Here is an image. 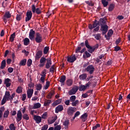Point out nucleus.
<instances>
[{
  "label": "nucleus",
  "mask_w": 130,
  "mask_h": 130,
  "mask_svg": "<svg viewBox=\"0 0 130 130\" xmlns=\"http://www.w3.org/2000/svg\"><path fill=\"white\" fill-rule=\"evenodd\" d=\"M15 95H16V93L15 92H13L11 95L10 91H6L5 92V95L3 96V99L2 101L1 104L2 105L6 104V103L7 101H10V102H12V101H13V99H14V97H15Z\"/></svg>",
  "instance_id": "obj_1"
},
{
  "label": "nucleus",
  "mask_w": 130,
  "mask_h": 130,
  "mask_svg": "<svg viewBox=\"0 0 130 130\" xmlns=\"http://www.w3.org/2000/svg\"><path fill=\"white\" fill-rule=\"evenodd\" d=\"M100 24L101 25V30L103 34H105L108 31V26L106 25V21L104 19H101Z\"/></svg>",
  "instance_id": "obj_2"
},
{
  "label": "nucleus",
  "mask_w": 130,
  "mask_h": 130,
  "mask_svg": "<svg viewBox=\"0 0 130 130\" xmlns=\"http://www.w3.org/2000/svg\"><path fill=\"white\" fill-rule=\"evenodd\" d=\"M31 11L32 13H36L38 15H40V14H41V9H40V8H36V6H35V5H32L31 6Z\"/></svg>",
  "instance_id": "obj_3"
},
{
  "label": "nucleus",
  "mask_w": 130,
  "mask_h": 130,
  "mask_svg": "<svg viewBox=\"0 0 130 130\" xmlns=\"http://www.w3.org/2000/svg\"><path fill=\"white\" fill-rule=\"evenodd\" d=\"M85 43L86 47H87V48L88 49V51H89L90 53H92L95 51V48L92 47L90 46V45L88 44V40H86Z\"/></svg>",
  "instance_id": "obj_4"
},
{
  "label": "nucleus",
  "mask_w": 130,
  "mask_h": 130,
  "mask_svg": "<svg viewBox=\"0 0 130 130\" xmlns=\"http://www.w3.org/2000/svg\"><path fill=\"white\" fill-rule=\"evenodd\" d=\"M78 90H79V87L75 86L69 91L68 94L69 95H75L78 92Z\"/></svg>",
  "instance_id": "obj_5"
},
{
  "label": "nucleus",
  "mask_w": 130,
  "mask_h": 130,
  "mask_svg": "<svg viewBox=\"0 0 130 130\" xmlns=\"http://www.w3.org/2000/svg\"><path fill=\"white\" fill-rule=\"evenodd\" d=\"M11 17L12 15L11 14V13H10V12L8 11L5 13L3 17V20L5 24H6L7 22H8L7 19H10V18H11Z\"/></svg>",
  "instance_id": "obj_6"
},
{
  "label": "nucleus",
  "mask_w": 130,
  "mask_h": 130,
  "mask_svg": "<svg viewBox=\"0 0 130 130\" xmlns=\"http://www.w3.org/2000/svg\"><path fill=\"white\" fill-rule=\"evenodd\" d=\"M35 41H36L37 43H40V42H42V36H41V34H39V32H37L36 34Z\"/></svg>",
  "instance_id": "obj_7"
},
{
  "label": "nucleus",
  "mask_w": 130,
  "mask_h": 130,
  "mask_svg": "<svg viewBox=\"0 0 130 130\" xmlns=\"http://www.w3.org/2000/svg\"><path fill=\"white\" fill-rule=\"evenodd\" d=\"M86 72H88L90 75H92L93 73H94V71H95V68H94V66L92 65L88 66L86 69Z\"/></svg>",
  "instance_id": "obj_8"
},
{
  "label": "nucleus",
  "mask_w": 130,
  "mask_h": 130,
  "mask_svg": "<svg viewBox=\"0 0 130 130\" xmlns=\"http://www.w3.org/2000/svg\"><path fill=\"white\" fill-rule=\"evenodd\" d=\"M34 92V90L32 88H28L27 90L26 91L27 95V98L28 99H31L32 96H33V93Z\"/></svg>",
  "instance_id": "obj_9"
},
{
  "label": "nucleus",
  "mask_w": 130,
  "mask_h": 130,
  "mask_svg": "<svg viewBox=\"0 0 130 130\" xmlns=\"http://www.w3.org/2000/svg\"><path fill=\"white\" fill-rule=\"evenodd\" d=\"M34 119L36 123H40L42 121V118L40 116L35 115H34Z\"/></svg>",
  "instance_id": "obj_10"
},
{
  "label": "nucleus",
  "mask_w": 130,
  "mask_h": 130,
  "mask_svg": "<svg viewBox=\"0 0 130 130\" xmlns=\"http://www.w3.org/2000/svg\"><path fill=\"white\" fill-rule=\"evenodd\" d=\"M76 108L70 107L67 110V113L69 115H72L76 111Z\"/></svg>",
  "instance_id": "obj_11"
},
{
  "label": "nucleus",
  "mask_w": 130,
  "mask_h": 130,
  "mask_svg": "<svg viewBox=\"0 0 130 130\" xmlns=\"http://www.w3.org/2000/svg\"><path fill=\"white\" fill-rule=\"evenodd\" d=\"M32 18V11H28L26 13V17L25 18V21L28 22V21H30L31 18Z\"/></svg>",
  "instance_id": "obj_12"
},
{
  "label": "nucleus",
  "mask_w": 130,
  "mask_h": 130,
  "mask_svg": "<svg viewBox=\"0 0 130 130\" xmlns=\"http://www.w3.org/2000/svg\"><path fill=\"white\" fill-rule=\"evenodd\" d=\"M46 61V58H45V57H41V58L40 60V63L39 64V67L40 68H42V67H44Z\"/></svg>",
  "instance_id": "obj_13"
},
{
  "label": "nucleus",
  "mask_w": 130,
  "mask_h": 130,
  "mask_svg": "<svg viewBox=\"0 0 130 130\" xmlns=\"http://www.w3.org/2000/svg\"><path fill=\"white\" fill-rule=\"evenodd\" d=\"M77 58H76V56H70L67 57V61L69 62H74L76 60Z\"/></svg>",
  "instance_id": "obj_14"
},
{
  "label": "nucleus",
  "mask_w": 130,
  "mask_h": 130,
  "mask_svg": "<svg viewBox=\"0 0 130 130\" xmlns=\"http://www.w3.org/2000/svg\"><path fill=\"white\" fill-rule=\"evenodd\" d=\"M35 36V31L33 30V29H30L29 34V39L30 40H33L34 39Z\"/></svg>",
  "instance_id": "obj_15"
},
{
  "label": "nucleus",
  "mask_w": 130,
  "mask_h": 130,
  "mask_svg": "<svg viewBox=\"0 0 130 130\" xmlns=\"http://www.w3.org/2000/svg\"><path fill=\"white\" fill-rule=\"evenodd\" d=\"M16 120L18 122L22 120V112H21V111H18L17 114Z\"/></svg>",
  "instance_id": "obj_16"
},
{
  "label": "nucleus",
  "mask_w": 130,
  "mask_h": 130,
  "mask_svg": "<svg viewBox=\"0 0 130 130\" xmlns=\"http://www.w3.org/2000/svg\"><path fill=\"white\" fill-rule=\"evenodd\" d=\"M63 110V106L62 105H58L55 108V113H58V112H60V111H62Z\"/></svg>",
  "instance_id": "obj_17"
},
{
  "label": "nucleus",
  "mask_w": 130,
  "mask_h": 130,
  "mask_svg": "<svg viewBox=\"0 0 130 130\" xmlns=\"http://www.w3.org/2000/svg\"><path fill=\"white\" fill-rule=\"evenodd\" d=\"M52 64V62L51 61V59H47V63H46V69H49Z\"/></svg>",
  "instance_id": "obj_18"
},
{
  "label": "nucleus",
  "mask_w": 130,
  "mask_h": 130,
  "mask_svg": "<svg viewBox=\"0 0 130 130\" xmlns=\"http://www.w3.org/2000/svg\"><path fill=\"white\" fill-rule=\"evenodd\" d=\"M113 34V31L112 29H110L109 31L108 32V36H105V37L107 40H109L110 39V37L112 36V35Z\"/></svg>",
  "instance_id": "obj_19"
},
{
  "label": "nucleus",
  "mask_w": 130,
  "mask_h": 130,
  "mask_svg": "<svg viewBox=\"0 0 130 130\" xmlns=\"http://www.w3.org/2000/svg\"><path fill=\"white\" fill-rule=\"evenodd\" d=\"M66 77L64 75L61 76L59 80V82L61 83V86H64V82H66Z\"/></svg>",
  "instance_id": "obj_20"
},
{
  "label": "nucleus",
  "mask_w": 130,
  "mask_h": 130,
  "mask_svg": "<svg viewBox=\"0 0 130 130\" xmlns=\"http://www.w3.org/2000/svg\"><path fill=\"white\" fill-rule=\"evenodd\" d=\"M41 56H42V51H39L36 53V55L35 56V59L36 60H37L39 59V58H40V57H41Z\"/></svg>",
  "instance_id": "obj_21"
},
{
  "label": "nucleus",
  "mask_w": 130,
  "mask_h": 130,
  "mask_svg": "<svg viewBox=\"0 0 130 130\" xmlns=\"http://www.w3.org/2000/svg\"><path fill=\"white\" fill-rule=\"evenodd\" d=\"M88 117V114L87 113H85L83 114L82 115H81L80 118L82 120V121H86L87 120V118Z\"/></svg>",
  "instance_id": "obj_22"
},
{
  "label": "nucleus",
  "mask_w": 130,
  "mask_h": 130,
  "mask_svg": "<svg viewBox=\"0 0 130 130\" xmlns=\"http://www.w3.org/2000/svg\"><path fill=\"white\" fill-rule=\"evenodd\" d=\"M5 84L6 87H9L11 86V79L7 78L5 80Z\"/></svg>",
  "instance_id": "obj_23"
},
{
  "label": "nucleus",
  "mask_w": 130,
  "mask_h": 130,
  "mask_svg": "<svg viewBox=\"0 0 130 130\" xmlns=\"http://www.w3.org/2000/svg\"><path fill=\"white\" fill-rule=\"evenodd\" d=\"M23 44L24 45H25V46H27V45H29L30 44V40H29L28 38H25L23 40Z\"/></svg>",
  "instance_id": "obj_24"
},
{
  "label": "nucleus",
  "mask_w": 130,
  "mask_h": 130,
  "mask_svg": "<svg viewBox=\"0 0 130 130\" xmlns=\"http://www.w3.org/2000/svg\"><path fill=\"white\" fill-rule=\"evenodd\" d=\"M41 107V104L39 103H37L34 104L33 109H37L38 108H40Z\"/></svg>",
  "instance_id": "obj_25"
},
{
  "label": "nucleus",
  "mask_w": 130,
  "mask_h": 130,
  "mask_svg": "<svg viewBox=\"0 0 130 130\" xmlns=\"http://www.w3.org/2000/svg\"><path fill=\"white\" fill-rule=\"evenodd\" d=\"M115 7V5H114V4H110L108 8L109 12H112V11L114 10Z\"/></svg>",
  "instance_id": "obj_26"
},
{
  "label": "nucleus",
  "mask_w": 130,
  "mask_h": 130,
  "mask_svg": "<svg viewBox=\"0 0 130 130\" xmlns=\"http://www.w3.org/2000/svg\"><path fill=\"white\" fill-rule=\"evenodd\" d=\"M69 124H70V120H66L63 123L65 128H69Z\"/></svg>",
  "instance_id": "obj_27"
},
{
  "label": "nucleus",
  "mask_w": 130,
  "mask_h": 130,
  "mask_svg": "<svg viewBox=\"0 0 130 130\" xmlns=\"http://www.w3.org/2000/svg\"><path fill=\"white\" fill-rule=\"evenodd\" d=\"M87 89V87H86L85 85H80L79 87H78V90L82 92V91H85Z\"/></svg>",
  "instance_id": "obj_28"
},
{
  "label": "nucleus",
  "mask_w": 130,
  "mask_h": 130,
  "mask_svg": "<svg viewBox=\"0 0 130 130\" xmlns=\"http://www.w3.org/2000/svg\"><path fill=\"white\" fill-rule=\"evenodd\" d=\"M79 78L81 80H82L83 81H84V80H86V79L87 78V74L84 73V74H83L80 75Z\"/></svg>",
  "instance_id": "obj_29"
},
{
  "label": "nucleus",
  "mask_w": 130,
  "mask_h": 130,
  "mask_svg": "<svg viewBox=\"0 0 130 130\" xmlns=\"http://www.w3.org/2000/svg\"><path fill=\"white\" fill-rule=\"evenodd\" d=\"M101 2L104 8H106L108 6V1L107 0H101Z\"/></svg>",
  "instance_id": "obj_30"
},
{
  "label": "nucleus",
  "mask_w": 130,
  "mask_h": 130,
  "mask_svg": "<svg viewBox=\"0 0 130 130\" xmlns=\"http://www.w3.org/2000/svg\"><path fill=\"white\" fill-rule=\"evenodd\" d=\"M16 38V33L14 32L12 35H11L10 40L11 42H13L15 40V38Z\"/></svg>",
  "instance_id": "obj_31"
},
{
  "label": "nucleus",
  "mask_w": 130,
  "mask_h": 130,
  "mask_svg": "<svg viewBox=\"0 0 130 130\" xmlns=\"http://www.w3.org/2000/svg\"><path fill=\"white\" fill-rule=\"evenodd\" d=\"M93 36H94V38L96 40H100L101 39V34H97L95 35H93Z\"/></svg>",
  "instance_id": "obj_32"
},
{
  "label": "nucleus",
  "mask_w": 130,
  "mask_h": 130,
  "mask_svg": "<svg viewBox=\"0 0 130 130\" xmlns=\"http://www.w3.org/2000/svg\"><path fill=\"white\" fill-rule=\"evenodd\" d=\"M9 114H10V111L9 110H7L4 114V118H8L9 116Z\"/></svg>",
  "instance_id": "obj_33"
},
{
  "label": "nucleus",
  "mask_w": 130,
  "mask_h": 130,
  "mask_svg": "<svg viewBox=\"0 0 130 130\" xmlns=\"http://www.w3.org/2000/svg\"><path fill=\"white\" fill-rule=\"evenodd\" d=\"M51 103V100H46L44 104V106H49V104Z\"/></svg>",
  "instance_id": "obj_34"
},
{
  "label": "nucleus",
  "mask_w": 130,
  "mask_h": 130,
  "mask_svg": "<svg viewBox=\"0 0 130 130\" xmlns=\"http://www.w3.org/2000/svg\"><path fill=\"white\" fill-rule=\"evenodd\" d=\"M6 68V60H3L1 63V69L4 70Z\"/></svg>",
  "instance_id": "obj_35"
},
{
  "label": "nucleus",
  "mask_w": 130,
  "mask_h": 130,
  "mask_svg": "<svg viewBox=\"0 0 130 130\" xmlns=\"http://www.w3.org/2000/svg\"><path fill=\"white\" fill-rule=\"evenodd\" d=\"M91 56V54L89 53V52L85 51L84 54H83V58H87L88 57H90Z\"/></svg>",
  "instance_id": "obj_36"
},
{
  "label": "nucleus",
  "mask_w": 130,
  "mask_h": 130,
  "mask_svg": "<svg viewBox=\"0 0 130 130\" xmlns=\"http://www.w3.org/2000/svg\"><path fill=\"white\" fill-rule=\"evenodd\" d=\"M50 85V82L47 81L45 85L44 86V90H47L48 88H49V86Z\"/></svg>",
  "instance_id": "obj_37"
},
{
  "label": "nucleus",
  "mask_w": 130,
  "mask_h": 130,
  "mask_svg": "<svg viewBox=\"0 0 130 130\" xmlns=\"http://www.w3.org/2000/svg\"><path fill=\"white\" fill-rule=\"evenodd\" d=\"M79 100H75L74 102H72L71 105L72 106H77V105H79Z\"/></svg>",
  "instance_id": "obj_38"
},
{
  "label": "nucleus",
  "mask_w": 130,
  "mask_h": 130,
  "mask_svg": "<svg viewBox=\"0 0 130 130\" xmlns=\"http://www.w3.org/2000/svg\"><path fill=\"white\" fill-rule=\"evenodd\" d=\"M26 62H27V59H23L21 60V61L20 62V66H26Z\"/></svg>",
  "instance_id": "obj_39"
},
{
  "label": "nucleus",
  "mask_w": 130,
  "mask_h": 130,
  "mask_svg": "<svg viewBox=\"0 0 130 130\" xmlns=\"http://www.w3.org/2000/svg\"><path fill=\"white\" fill-rule=\"evenodd\" d=\"M56 119H57V116H55L53 117L52 120L49 121V123H50V124H52V123H53V122H55V120H56Z\"/></svg>",
  "instance_id": "obj_40"
},
{
  "label": "nucleus",
  "mask_w": 130,
  "mask_h": 130,
  "mask_svg": "<svg viewBox=\"0 0 130 130\" xmlns=\"http://www.w3.org/2000/svg\"><path fill=\"white\" fill-rule=\"evenodd\" d=\"M76 95H72L70 98V102H74V101H76Z\"/></svg>",
  "instance_id": "obj_41"
},
{
  "label": "nucleus",
  "mask_w": 130,
  "mask_h": 130,
  "mask_svg": "<svg viewBox=\"0 0 130 130\" xmlns=\"http://www.w3.org/2000/svg\"><path fill=\"white\" fill-rule=\"evenodd\" d=\"M46 72H47V70H46V69H44L42 71L40 76H41V77H46Z\"/></svg>",
  "instance_id": "obj_42"
},
{
  "label": "nucleus",
  "mask_w": 130,
  "mask_h": 130,
  "mask_svg": "<svg viewBox=\"0 0 130 130\" xmlns=\"http://www.w3.org/2000/svg\"><path fill=\"white\" fill-rule=\"evenodd\" d=\"M66 83L67 86H72L73 85V80L72 79H68Z\"/></svg>",
  "instance_id": "obj_43"
},
{
  "label": "nucleus",
  "mask_w": 130,
  "mask_h": 130,
  "mask_svg": "<svg viewBox=\"0 0 130 130\" xmlns=\"http://www.w3.org/2000/svg\"><path fill=\"white\" fill-rule=\"evenodd\" d=\"M36 89L38 91H40L41 89H42V84H38L36 85Z\"/></svg>",
  "instance_id": "obj_44"
},
{
  "label": "nucleus",
  "mask_w": 130,
  "mask_h": 130,
  "mask_svg": "<svg viewBox=\"0 0 130 130\" xmlns=\"http://www.w3.org/2000/svg\"><path fill=\"white\" fill-rule=\"evenodd\" d=\"M4 111H5V108L2 107L0 109V118L2 119V118L3 117V112H4Z\"/></svg>",
  "instance_id": "obj_45"
},
{
  "label": "nucleus",
  "mask_w": 130,
  "mask_h": 130,
  "mask_svg": "<svg viewBox=\"0 0 130 130\" xmlns=\"http://www.w3.org/2000/svg\"><path fill=\"white\" fill-rule=\"evenodd\" d=\"M49 51V47H45L44 49V54H47V53Z\"/></svg>",
  "instance_id": "obj_46"
},
{
  "label": "nucleus",
  "mask_w": 130,
  "mask_h": 130,
  "mask_svg": "<svg viewBox=\"0 0 130 130\" xmlns=\"http://www.w3.org/2000/svg\"><path fill=\"white\" fill-rule=\"evenodd\" d=\"M47 112L44 113L42 115V118H43V119H46V118H47Z\"/></svg>",
  "instance_id": "obj_47"
},
{
  "label": "nucleus",
  "mask_w": 130,
  "mask_h": 130,
  "mask_svg": "<svg viewBox=\"0 0 130 130\" xmlns=\"http://www.w3.org/2000/svg\"><path fill=\"white\" fill-rule=\"evenodd\" d=\"M81 113H80V111H77L75 113L74 116L73 117V120H75V118H76V117H78V116H79V115H80Z\"/></svg>",
  "instance_id": "obj_48"
},
{
  "label": "nucleus",
  "mask_w": 130,
  "mask_h": 130,
  "mask_svg": "<svg viewBox=\"0 0 130 130\" xmlns=\"http://www.w3.org/2000/svg\"><path fill=\"white\" fill-rule=\"evenodd\" d=\"M40 81L41 83L44 84V83L45 82V76H41Z\"/></svg>",
  "instance_id": "obj_49"
},
{
  "label": "nucleus",
  "mask_w": 130,
  "mask_h": 130,
  "mask_svg": "<svg viewBox=\"0 0 130 130\" xmlns=\"http://www.w3.org/2000/svg\"><path fill=\"white\" fill-rule=\"evenodd\" d=\"M16 20L17 21H21V20H22V15L20 14H17L16 16Z\"/></svg>",
  "instance_id": "obj_50"
},
{
  "label": "nucleus",
  "mask_w": 130,
  "mask_h": 130,
  "mask_svg": "<svg viewBox=\"0 0 130 130\" xmlns=\"http://www.w3.org/2000/svg\"><path fill=\"white\" fill-rule=\"evenodd\" d=\"M32 64V60L31 59H29L27 61V67H31Z\"/></svg>",
  "instance_id": "obj_51"
},
{
  "label": "nucleus",
  "mask_w": 130,
  "mask_h": 130,
  "mask_svg": "<svg viewBox=\"0 0 130 130\" xmlns=\"http://www.w3.org/2000/svg\"><path fill=\"white\" fill-rule=\"evenodd\" d=\"M16 92L20 94V93H22V87L19 86L17 88L16 90Z\"/></svg>",
  "instance_id": "obj_52"
},
{
  "label": "nucleus",
  "mask_w": 130,
  "mask_h": 130,
  "mask_svg": "<svg viewBox=\"0 0 130 130\" xmlns=\"http://www.w3.org/2000/svg\"><path fill=\"white\" fill-rule=\"evenodd\" d=\"M9 128H10L11 130H16V127L14 124H11L10 125Z\"/></svg>",
  "instance_id": "obj_53"
},
{
  "label": "nucleus",
  "mask_w": 130,
  "mask_h": 130,
  "mask_svg": "<svg viewBox=\"0 0 130 130\" xmlns=\"http://www.w3.org/2000/svg\"><path fill=\"white\" fill-rule=\"evenodd\" d=\"M60 103H61V99H58L54 103V104L55 105H58V104Z\"/></svg>",
  "instance_id": "obj_54"
},
{
  "label": "nucleus",
  "mask_w": 130,
  "mask_h": 130,
  "mask_svg": "<svg viewBox=\"0 0 130 130\" xmlns=\"http://www.w3.org/2000/svg\"><path fill=\"white\" fill-rule=\"evenodd\" d=\"M52 96H53V93H50L49 94H48L47 96H46V99H51V98H52Z\"/></svg>",
  "instance_id": "obj_55"
},
{
  "label": "nucleus",
  "mask_w": 130,
  "mask_h": 130,
  "mask_svg": "<svg viewBox=\"0 0 130 130\" xmlns=\"http://www.w3.org/2000/svg\"><path fill=\"white\" fill-rule=\"evenodd\" d=\"M23 118L26 120H29V116L26 114H24L23 116Z\"/></svg>",
  "instance_id": "obj_56"
},
{
  "label": "nucleus",
  "mask_w": 130,
  "mask_h": 130,
  "mask_svg": "<svg viewBox=\"0 0 130 130\" xmlns=\"http://www.w3.org/2000/svg\"><path fill=\"white\" fill-rule=\"evenodd\" d=\"M55 70L54 65L52 66L50 68V73H54Z\"/></svg>",
  "instance_id": "obj_57"
},
{
  "label": "nucleus",
  "mask_w": 130,
  "mask_h": 130,
  "mask_svg": "<svg viewBox=\"0 0 130 130\" xmlns=\"http://www.w3.org/2000/svg\"><path fill=\"white\" fill-rule=\"evenodd\" d=\"M85 3L87 5H88V6H90V7H93V6H94V4L90 1H85Z\"/></svg>",
  "instance_id": "obj_58"
},
{
  "label": "nucleus",
  "mask_w": 130,
  "mask_h": 130,
  "mask_svg": "<svg viewBox=\"0 0 130 130\" xmlns=\"http://www.w3.org/2000/svg\"><path fill=\"white\" fill-rule=\"evenodd\" d=\"M8 72L10 73V74H12L13 72H14V68L12 67H10L8 69Z\"/></svg>",
  "instance_id": "obj_59"
},
{
  "label": "nucleus",
  "mask_w": 130,
  "mask_h": 130,
  "mask_svg": "<svg viewBox=\"0 0 130 130\" xmlns=\"http://www.w3.org/2000/svg\"><path fill=\"white\" fill-rule=\"evenodd\" d=\"M98 127H100V124H96L95 126H94L92 127L93 130L97 129Z\"/></svg>",
  "instance_id": "obj_60"
},
{
  "label": "nucleus",
  "mask_w": 130,
  "mask_h": 130,
  "mask_svg": "<svg viewBox=\"0 0 130 130\" xmlns=\"http://www.w3.org/2000/svg\"><path fill=\"white\" fill-rule=\"evenodd\" d=\"M60 129H61V126L60 125H57L54 128V130H60Z\"/></svg>",
  "instance_id": "obj_61"
},
{
  "label": "nucleus",
  "mask_w": 130,
  "mask_h": 130,
  "mask_svg": "<svg viewBox=\"0 0 130 130\" xmlns=\"http://www.w3.org/2000/svg\"><path fill=\"white\" fill-rule=\"evenodd\" d=\"M47 128H48V125L46 124L44 125L42 127L41 130H47Z\"/></svg>",
  "instance_id": "obj_62"
},
{
  "label": "nucleus",
  "mask_w": 130,
  "mask_h": 130,
  "mask_svg": "<svg viewBox=\"0 0 130 130\" xmlns=\"http://www.w3.org/2000/svg\"><path fill=\"white\" fill-rule=\"evenodd\" d=\"M26 97H27V95H26V93L23 94L22 98V101H25L26 100Z\"/></svg>",
  "instance_id": "obj_63"
},
{
  "label": "nucleus",
  "mask_w": 130,
  "mask_h": 130,
  "mask_svg": "<svg viewBox=\"0 0 130 130\" xmlns=\"http://www.w3.org/2000/svg\"><path fill=\"white\" fill-rule=\"evenodd\" d=\"M70 102H71L70 100H67L64 102V104H66V105L69 106L70 105Z\"/></svg>",
  "instance_id": "obj_64"
}]
</instances>
